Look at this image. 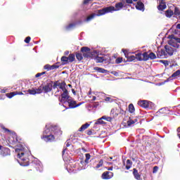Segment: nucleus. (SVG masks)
<instances>
[{
    "label": "nucleus",
    "mask_w": 180,
    "mask_h": 180,
    "mask_svg": "<svg viewBox=\"0 0 180 180\" xmlns=\"http://www.w3.org/2000/svg\"><path fill=\"white\" fill-rule=\"evenodd\" d=\"M27 92H28L30 95H36V89H28L27 91Z\"/></svg>",
    "instance_id": "nucleus-43"
},
{
    "label": "nucleus",
    "mask_w": 180,
    "mask_h": 180,
    "mask_svg": "<svg viewBox=\"0 0 180 180\" xmlns=\"http://www.w3.org/2000/svg\"><path fill=\"white\" fill-rule=\"evenodd\" d=\"M70 146H71V143H70V142H68L66 143V148H63V150L62 151L63 155H64V154L65 153V151H67V147H70Z\"/></svg>",
    "instance_id": "nucleus-46"
},
{
    "label": "nucleus",
    "mask_w": 180,
    "mask_h": 180,
    "mask_svg": "<svg viewBox=\"0 0 180 180\" xmlns=\"http://www.w3.org/2000/svg\"><path fill=\"white\" fill-rule=\"evenodd\" d=\"M65 85H67L65 82L59 84V88L63 91V93L60 94V96H59V98H62V99H65L66 96L70 94L68 93V90L67 89V88H65Z\"/></svg>",
    "instance_id": "nucleus-10"
},
{
    "label": "nucleus",
    "mask_w": 180,
    "mask_h": 180,
    "mask_svg": "<svg viewBox=\"0 0 180 180\" xmlns=\"http://www.w3.org/2000/svg\"><path fill=\"white\" fill-rule=\"evenodd\" d=\"M129 113H134L136 112V108H134V105L133 103H130L128 106Z\"/></svg>",
    "instance_id": "nucleus-27"
},
{
    "label": "nucleus",
    "mask_w": 180,
    "mask_h": 180,
    "mask_svg": "<svg viewBox=\"0 0 180 180\" xmlns=\"http://www.w3.org/2000/svg\"><path fill=\"white\" fill-rule=\"evenodd\" d=\"M72 92L74 94V95H75V90H74V89H72Z\"/></svg>",
    "instance_id": "nucleus-62"
},
{
    "label": "nucleus",
    "mask_w": 180,
    "mask_h": 180,
    "mask_svg": "<svg viewBox=\"0 0 180 180\" xmlns=\"http://www.w3.org/2000/svg\"><path fill=\"white\" fill-rule=\"evenodd\" d=\"M102 119H103V120H106L107 122H112L113 120V118H112L111 117L106 116H103Z\"/></svg>",
    "instance_id": "nucleus-41"
},
{
    "label": "nucleus",
    "mask_w": 180,
    "mask_h": 180,
    "mask_svg": "<svg viewBox=\"0 0 180 180\" xmlns=\"http://www.w3.org/2000/svg\"><path fill=\"white\" fill-rule=\"evenodd\" d=\"M132 120H134V123H137V122H139V120L137 118H135Z\"/></svg>",
    "instance_id": "nucleus-57"
},
{
    "label": "nucleus",
    "mask_w": 180,
    "mask_h": 180,
    "mask_svg": "<svg viewBox=\"0 0 180 180\" xmlns=\"http://www.w3.org/2000/svg\"><path fill=\"white\" fill-rule=\"evenodd\" d=\"M44 70H46L47 71L51 70V65L46 64L44 66Z\"/></svg>",
    "instance_id": "nucleus-42"
},
{
    "label": "nucleus",
    "mask_w": 180,
    "mask_h": 180,
    "mask_svg": "<svg viewBox=\"0 0 180 180\" xmlns=\"http://www.w3.org/2000/svg\"><path fill=\"white\" fill-rule=\"evenodd\" d=\"M176 29H179L180 30V24H177Z\"/></svg>",
    "instance_id": "nucleus-61"
},
{
    "label": "nucleus",
    "mask_w": 180,
    "mask_h": 180,
    "mask_svg": "<svg viewBox=\"0 0 180 180\" xmlns=\"http://www.w3.org/2000/svg\"><path fill=\"white\" fill-rule=\"evenodd\" d=\"M82 151H84V153H86V149L82 148Z\"/></svg>",
    "instance_id": "nucleus-63"
},
{
    "label": "nucleus",
    "mask_w": 180,
    "mask_h": 180,
    "mask_svg": "<svg viewBox=\"0 0 180 180\" xmlns=\"http://www.w3.org/2000/svg\"><path fill=\"white\" fill-rule=\"evenodd\" d=\"M92 60H94L96 63H103L105 61V57L103 56H99L96 55V52L94 51V54L93 55V57L91 58Z\"/></svg>",
    "instance_id": "nucleus-15"
},
{
    "label": "nucleus",
    "mask_w": 180,
    "mask_h": 180,
    "mask_svg": "<svg viewBox=\"0 0 180 180\" xmlns=\"http://www.w3.org/2000/svg\"><path fill=\"white\" fill-rule=\"evenodd\" d=\"M57 86H60V81H55L53 82V85H52V88H53V89H56V88H57Z\"/></svg>",
    "instance_id": "nucleus-38"
},
{
    "label": "nucleus",
    "mask_w": 180,
    "mask_h": 180,
    "mask_svg": "<svg viewBox=\"0 0 180 180\" xmlns=\"http://www.w3.org/2000/svg\"><path fill=\"white\" fill-rule=\"evenodd\" d=\"M133 175L135 179L140 180L141 179V175L139 174V171L136 168H134L133 169Z\"/></svg>",
    "instance_id": "nucleus-21"
},
{
    "label": "nucleus",
    "mask_w": 180,
    "mask_h": 180,
    "mask_svg": "<svg viewBox=\"0 0 180 180\" xmlns=\"http://www.w3.org/2000/svg\"><path fill=\"white\" fill-rule=\"evenodd\" d=\"M39 77H41V73H37L36 75H35V78H39Z\"/></svg>",
    "instance_id": "nucleus-55"
},
{
    "label": "nucleus",
    "mask_w": 180,
    "mask_h": 180,
    "mask_svg": "<svg viewBox=\"0 0 180 180\" xmlns=\"http://www.w3.org/2000/svg\"><path fill=\"white\" fill-rule=\"evenodd\" d=\"M125 1H126V4H133V0H125Z\"/></svg>",
    "instance_id": "nucleus-53"
},
{
    "label": "nucleus",
    "mask_w": 180,
    "mask_h": 180,
    "mask_svg": "<svg viewBox=\"0 0 180 180\" xmlns=\"http://www.w3.org/2000/svg\"><path fill=\"white\" fill-rule=\"evenodd\" d=\"M103 166V160H100L98 162V164L96 165V166L94 167V169H98V168H101V167Z\"/></svg>",
    "instance_id": "nucleus-33"
},
{
    "label": "nucleus",
    "mask_w": 180,
    "mask_h": 180,
    "mask_svg": "<svg viewBox=\"0 0 180 180\" xmlns=\"http://www.w3.org/2000/svg\"><path fill=\"white\" fill-rule=\"evenodd\" d=\"M180 75V70H178L176 72H174L172 75V78H176V77H179Z\"/></svg>",
    "instance_id": "nucleus-35"
},
{
    "label": "nucleus",
    "mask_w": 180,
    "mask_h": 180,
    "mask_svg": "<svg viewBox=\"0 0 180 180\" xmlns=\"http://www.w3.org/2000/svg\"><path fill=\"white\" fill-rule=\"evenodd\" d=\"M173 15H175L176 16H179L180 15V11L178 7L174 8V12H173Z\"/></svg>",
    "instance_id": "nucleus-37"
},
{
    "label": "nucleus",
    "mask_w": 180,
    "mask_h": 180,
    "mask_svg": "<svg viewBox=\"0 0 180 180\" xmlns=\"http://www.w3.org/2000/svg\"><path fill=\"white\" fill-rule=\"evenodd\" d=\"M16 95H23V93L21 91H13L6 94V96H7V98L9 99H11V98H13V96H16Z\"/></svg>",
    "instance_id": "nucleus-19"
},
{
    "label": "nucleus",
    "mask_w": 180,
    "mask_h": 180,
    "mask_svg": "<svg viewBox=\"0 0 180 180\" xmlns=\"http://www.w3.org/2000/svg\"><path fill=\"white\" fill-rule=\"evenodd\" d=\"M76 58L78 60V61H82V60L84 58V55L81 53H77Z\"/></svg>",
    "instance_id": "nucleus-32"
},
{
    "label": "nucleus",
    "mask_w": 180,
    "mask_h": 180,
    "mask_svg": "<svg viewBox=\"0 0 180 180\" xmlns=\"http://www.w3.org/2000/svg\"><path fill=\"white\" fill-rule=\"evenodd\" d=\"M121 9H123V3L119 2L115 4V8L113 6H110L102 8V10L99 12L101 15H105V13H110V12H116L117 11H120Z\"/></svg>",
    "instance_id": "nucleus-3"
},
{
    "label": "nucleus",
    "mask_w": 180,
    "mask_h": 180,
    "mask_svg": "<svg viewBox=\"0 0 180 180\" xmlns=\"http://www.w3.org/2000/svg\"><path fill=\"white\" fill-rule=\"evenodd\" d=\"M139 56H140V57H142V53H138L134 56H126L127 58V60L129 62L131 61H135L136 60H137L138 61H140V59H139Z\"/></svg>",
    "instance_id": "nucleus-17"
},
{
    "label": "nucleus",
    "mask_w": 180,
    "mask_h": 180,
    "mask_svg": "<svg viewBox=\"0 0 180 180\" xmlns=\"http://www.w3.org/2000/svg\"><path fill=\"white\" fill-rule=\"evenodd\" d=\"M42 91L44 94H49V92H51L53 91V81L51 82L47 83L45 86L42 87Z\"/></svg>",
    "instance_id": "nucleus-13"
},
{
    "label": "nucleus",
    "mask_w": 180,
    "mask_h": 180,
    "mask_svg": "<svg viewBox=\"0 0 180 180\" xmlns=\"http://www.w3.org/2000/svg\"><path fill=\"white\" fill-rule=\"evenodd\" d=\"M152 104H153V102L148 101L147 100H142V101H138L139 106H141L144 109H150L151 108Z\"/></svg>",
    "instance_id": "nucleus-11"
},
{
    "label": "nucleus",
    "mask_w": 180,
    "mask_h": 180,
    "mask_svg": "<svg viewBox=\"0 0 180 180\" xmlns=\"http://www.w3.org/2000/svg\"><path fill=\"white\" fill-rule=\"evenodd\" d=\"M76 25V23H70L65 27V29L66 30H71V29H74V27H75Z\"/></svg>",
    "instance_id": "nucleus-31"
},
{
    "label": "nucleus",
    "mask_w": 180,
    "mask_h": 180,
    "mask_svg": "<svg viewBox=\"0 0 180 180\" xmlns=\"http://www.w3.org/2000/svg\"><path fill=\"white\" fill-rule=\"evenodd\" d=\"M85 157H86L85 162L88 163V162L89 161V160H91V154H89V153H86V154H85Z\"/></svg>",
    "instance_id": "nucleus-45"
},
{
    "label": "nucleus",
    "mask_w": 180,
    "mask_h": 180,
    "mask_svg": "<svg viewBox=\"0 0 180 180\" xmlns=\"http://www.w3.org/2000/svg\"><path fill=\"white\" fill-rule=\"evenodd\" d=\"M34 168L36 171H38V172H43V166L40 165H35Z\"/></svg>",
    "instance_id": "nucleus-30"
},
{
    "label": "nucleus",
    "mask_w": 180,
    "mask_h": 180,
    "mask_svg": "<svg viewBox=\"0 0 180 180\" xmlns=\"http://www.w3.org/2000/svg\"><path fill=\"white\" fill-rule=\"evenodd\" d=\"M133 165V162H131V160H127V165H126V169H130V168H131V166Z\"/></svg>",
    "instance_id": "nucleus-29"
},
{
    "label": "nucleus",
    "mask_w": 180,
    "mask_h": 180,
    "mask_svg": "<svg viewBox=\"0 0 180 180\" xmlns=\"http://www.w3.org/2000/svg\"><path fill=\"white\" fill-rule=\"evenodd\" d=\"M158 172V166H155L154 167H153V174H155V173H157Z\"/></svg>",
    "instance_id": "nucleus-50"
},
{
    "label": "nucleus",
    "mask_w": 180,
    "mask_h": 180,
    "mask_svg": "<svg viewBox=\"0 0 180 180\" xmlns=\"http://www.w3.org/2000/svg\"><path fill=\"white\" fill-rule=\"evenodd\" d=\"M60 61L63 65L69 64V63H74V61H75V54L70 53L69 54L68 57L62 56L60 58Z\"/></svg>",
    "instance_id": "nucleus-7"
},
{
    "label": "nucleus",
    "mask_w": 180,
    "mask_h": 180,
    "mask_svg": "<svg viewBox=\"0 0 180 180\" xmlns=\"http://www.w3.org/2000/svg\"><path fill=\"white\" fill-rule=\"evenodd\" d=\"M122 62H123V58H117L115 60V63L116 64H120V63H122Z\"/></svg>",
    "instance_id": "nucleus-47"
},
{
    "label": "nucleus",
    "mask_w": 180,
    "mask_h": 180,
    "mask_svg": "<svg viewBox=\"0 0 180 180\" xmlns=\"http://www.w3.org/2000/svg\"><path fill=\"white\" fill-rule=\"evenodd\" d=\"M18 158L21 160V164L23 167H27L29 165V159L25 158V153L21 152L18 154Z\"/></svg>",
    "instance_id": "nucleus-12"
},
{
    "label": "nucleus",
    "mask_w": 180,
    "mask_h": 180,
    "mask_svg": "<svg viewBox=\"0 0 180 180\" xmlns=\"http://www.w3.org/2000/svg\"><path fill=\"white\" fill-rule=\"evenodd\" d=\"M136 8L138 9V11H144V4L141 1H138L136 3Z\"/></svg>",
    "instance_id": "nucleus-22"
},
{
    "label": "nucleus",
    "mask_w": 180,
    "mask_h": 180,
    "mask_svg": "<svg viewBox=\"0 0 180 180\" xmlns=\"http://www.w3.org/2000/svg\"><path fill=\"white\" fill-rule=\"evenodd\" d=\"M1 129H3L4 133H7V134H10L11 136H13V143H18V134H16V132L14 131H11L9 129L5 127L4 125L0 126Z\"/></svg>",
    "instance_id": "nucleus-8"
},
{
    "label": "nucleus",
    "mask_w": 180,
    "mask_h": 180,
    "mask_svg": "<svg viewBox=\"0 0 180 180\" xmlns=\"http://www.w3.org/2000/svg\"><path fill=\"white\" fill-rule=\"evenodd\" d=\"M95 124H105V122L103 118H99L96 122Z\"/></svg>",
    "instance_id": "nucleus-36"
},
{
    "label": "nucleus",
    "mask_w": 180,
    "mask_h": 180,
    "mask_svg": "<svg viewBox=\"0 0 180 180\" xmlns=\"http://www.w3.org/2000/svg\"><path fill=\"white\" fill-rule=\"evenodd\" d=\"M88 95H92V91H91V89H90L89 93H88Z\"/></svg>",
    "instance_id": "nucleus-60"
},
{
    "label": "nucleus",
    "mask_w": 180,
    "mask_h": 180,
    "mask_svg": "<svg viewBox=\"0 0 180 180\" xmlns=\"http://www.w3.org/2000/svg\"><path fill=\"white\" fill-rule=\"evenodd\" d=\"M90 124L88 123H86L83 125H82V127L79 129L78 131H85V130H86V129H88V127H89Z\"/></svg>",
    "instance_id": "nucleus-25"
},
{
    "label": "nucleus",
    "mask_w": 180,
    "mask_h": 180,
    "mask_svg": "<svg viewBox=\"0 0 180 180\" xmlns=\"http://www.w3.org/2000/svg\"><path fill=\"white\" fill-rule=\"evenodd\" d=\"M94 70L95 71H97L98 72H101V74H105V72H107L108 70L102 68H99V67H95L94 68Z\"/></svg>",
    "instance_id": "nucleus-26"
},
{
    "label": "nucleus",
    "mask_w": 180,
    "mask_h": 180,
    "mask_svg": "<svg viewBox=\"0 0 180 180\" xmlns=\"http://www.w3.org/2000/svg\"><path fill=\"white\" fill-rule=\"evenodd\" d=\"M41 75H44V74H46V72H41Z\"/></svg>",
    "instance_id": "nucleus-64"
},
{
    "label": "nucleus",
    "mask_w": 180,
    "mask_h": 180,
    "mask_svg": "<svg viewBox=\"0 0 180 180\" xmlns=\"http://www.w3.org/2000/svg\"><path fill=\"white\" fill-rule=\"evenodd\" d=\"M110 97H106L105 98V101H106V102H110Z\"/></svg>",
    "instance_id": "nucleus-56"
},
{
    "label": "nucleus",
    "mask_w": 180,
    "mask_h": 180,
    "mask_svg": "<svg viewBox=\"0 0 180 180\" xmlns=\"http://www.w3.org/2000/svg\"><path fill=\"white\" fill-rule=\"evenodd\" d=\"M36 94H41L43 91V89L41 88H38L37 89H35Z\"/></svg>",
    "instance_id": "nucleus-49"
},
{
    "label": "nucleus",
    "mask_w": 180,
    "mask_h": 180,
    "mask_svg": "<svg viewBox=\"0 0 180 180\" xmlns=\"http://www.w3.org/2000/svg\"><path fill=\"white\" fill-rule=\"evenodd\" d=\"M80 51L83 54L84 58H92L95 53V51L91 52V49L87 46L82 47Z\"/></svg>",
    "instance_id": "nucleus-6"
},
{
    "label": "nucleus",
    "mask_w": 180,
    "mask_h": 180,
    "mask_svg": "<svg viewBox=\"0 0 180 180\" xmlns=\"http://www.w3.org/2000/svg\"><path fill=\"white\" fill-rule=\"evenodd\" d=\"M138 58L139 61H148V60H155V58H157V56H155V53L153 52L149 54L147 52H144L142 53V57H140V55H138Z\"/></svg>",
    "instance_id": "nucleus-5"
},
{
    "label": "nucleus",
    "mask_w": 180,
    "mask_h": 180,
    "mask_svg": "<svg viewBox=\"0 0 180 180\" xmlns=\"http://www.w3.org/2000/svg\"><path fill=\"white\" fill-rule=\"evenodd\" d=\"M164 56H167V53H165V51L164 49H161L160 51H158L157 53L158 58H161L162 57H164Z\"/></svg>",
    "instance_id": "nucleus-23"
},
{
    "label": "nucleus",
    "mask_w": 180,
    "mask_h": 180,
    "mask_svg": "<svg viewBox=\"0 0 180 180\" xmlns=\"http://www.w3.org/2000/svg\"><path fill=\"white\" fill-rule=\"evenodd\" d=\"M127 126L130 127V126H132V124H134V121L131 118V117H129V120L127 122Z\"/></svg>",
    "instance_id": "nucleus-34"
},
{
    "label": "nucleus",
    "mask_w": 180,
    "mask_h": 180,
    "mask_svg": "<svg viewBox=\"0 0 180 180\" xmlns=\"http://www.w3.org/2000/svg\"><path fill=\"white\" fill-rule=\"evenodd\" d=\"M7 89H3L0 91L1 94H6Z\"/></svg>",
    "instance_id": "nucleus-54"
},
{
    "label": "nucleus",
    "mask_w": 180,
    "mask_h": 180,
    "mask_svg": "<svg viewBox=\"0 0 180 180\" xmlns=\"http://www.w3.org/2000/svg\"><path fill=\"white\" fill-rule=\"evenodd\" d=\"M100 11H102V9L97 10L96 11V13H92L90 15H89L86 19V22H91L92 19H95L96 16H102L105 15V14H101V12H99Z\"/></svg>",
    "instance_id": "nucleus-14"
},
{
    "label": "nucleus",
    "mask_w": 180,
    "mask_h": 180,
    "mask_svg": "<svg viewBox=\"0 0 180 180\" xmlns=\"http://www.w3.org/2000/svg\"><path fill=\"white\" fill-rule=\"evenodd\" d=\"M168 39H170L168 41V44H169V46H172V47H174V49H179L180 38L175 37V35L174 34H171L168 36Z\"/></svg>",
    "instance_id": "nucleus-4"
},
{
    "label": "nucleus",
    "mask_w": 180,
    "mask_h": 180,
    "mask_svg": "<svg viewBox=\"0 0 180 180\" xmlns=\"http://www.w3.org/2000/svg\"><path fill=\"white\" fill-rule=\"evenodd\" d=\"M158 11H164L167 9V4H159L158 6Z\"/></svg>",
    "instance_id": "nucleus-28"
},
{
    "label": "nucleus",
    "mask_w": 180,
    "mask_h": 180,
    "mask_svg": "<svg viewBox=\"0 0 180 180\" xmlns=\"http://www.w3.org/2000/svg\"><path fill=\"white\" fill-rule=\"evenodd\" d=\"M110 113L112 115V117H117L119 115H126V111L124 110L122 108H115L111 110Z\"/></svg>",
    "instance_id": "nucleus-9"
},
{
    "label": "nucleus",
    "mask_w": 180,
    "mask_h": 180,
    "mask_svg": "<svg viewBox=\"0 0 180 180\" xmlns=\"http://www.w3.org/2000/svg\"><path fill=\"white\" fill-rule=\"evenodd\" d=\"M165 15L166 18H172L174 15V11L171 9H168L165 11Z\"/></svg>",
    "instance_id": "nucleus-24"
},
{
    "label": "nucleus",
    "mask_w": 180,
    "mask_h": 180,
    "mask_svg": "<svg viewBox=\"0 0 180 180\" xmlns=\"http://www.w3.org/2000/svg\"><path fill=\"white\" fill-rule=\"evenodd\" d=\"M92 1H94V0H84L83 1V4H84V5H88V4H89V2H92Z\"/></svg>",
    "instance_id": "nucleus-52"
},
{
    "label": "nucleus",
    "mask_w": 180,
    "mask_h": 180,
    "mask_svg": "<svg viewBox=\"0 0 180 180\" xmlns=\"http://www.w3.org/2000/svg\"><path fill=\"white\" fill-rule=\"evenodd\" d=\"M11 154V149L8 148H4L1 151V155L2 157H8Z\"/></svg>",
    "instance_id": "nucleus-20"
},
{
    "label": "nucleus",
    "mask_w": 180,
    "mask_h": 180,
    "mask_svg": "<svg viewBox=\"0 0 180 180\" xmlns=\"http://www.w3.org/2000/svg\"><path fill=\"white\" fill-rule=\"evenodd\" d=\"M94 133H95V130L89 129L86 131V134H87V136H92L94 135Z\"/></svg>",
    "instance_id": "nucleus-39"
},
{
    "label": "nucleus",
    "mask_w": 180,
    "mask_h": 180,
    "mask_svg": "<svg viewBox=\"0 0 180 180\" xmlns=\"http://www.w3.org/2000/svg\"><path fill=\"white\" fill-rule=\"evenodd\" d=\"M108 171H113V167H108Z\"/></svg>",
    "instance_id": "nucleus-58"
},
{
    "label": "nucleus",
    "mask_w": 180,
    "mask_h": 180,
    "mask_svg": "<svg viewBox=\"0 0 180 180\" xmlns=\"http://www.w3.org/2000/svg\"><path fill=\"white\" fill-rule=\"evenodd\" d=\"M30 40H32V38L30 37H27L25 39V43L29 44V43H30Z\"/></svg>",
    "instance_id": "nucleus-48"
},
{
    "label": "nucleus",
    "mask_w": 180,
    "mask_h": 180,
    "mask_svg": "<svg viewBox=\"0 0 180 180\" xmlns=\"http://www.w3.org/2000/svg\"><path fill=\"white\" fill-rule=\"evenodd\" d=\"M165 0H160V3L159 4H165V1H164Z\"/></svg>",
    "instance_id": "nucleus-59"
},
{
    "label": "nucleus",
    "mask_w": 180,
    "mask_h": 180,
    "mask_svg": "<svg viewBox=\"0 0 180 180\" xmlns=\"http://www.w3.org/2000/svg\"><path fill=\"white\" fill-rule=\"evenodd\" d=\"M58 101L60 102V103H63V105L65 103H68V106L70 109H75V108H78V106H81L82 105V103H79L77 104V101H74L72 99V97L70 96V94H68L65 98H63L61 97H58Z\"/></svg>",
    "instance_id": "nucleus-2"
},
{
    "label": "nucleus",
    "mask_w": 180,
    "mask_h": 180,
    "mask_svg": "<svg viewBox=\"0 0 180 180\" xmlns=\"http://www.w3.org/2000/svg\"><path fill=\"white\" fill-rule=\"evenodd\" d=\"M50 131H53L56 134L57 133H61V129H60V127L57 124H47L41 136V140H44L46 143H53V141H56V136Z\"/></svg>",
    "instance_id": "nucleus-1"
},
{
    "label": "nucleus",
    "mask_w": 180,
    "mask_h": 180,
    "mask_svg": "<svg viewBox=\"0 0 180 180\" xmlns=\"http://www.w3.org/2000/svg\"><path fill=\"white\" fill-rule=\"evenodd\" d=\"M102 179H110L113 178V172H104L101 176Z\"/></svg>",
    "instance_id": "nucleus-18"
},
{
    "label": "nucleus",
    "mask_w": 180,
    "mask_h": 180,
    "mask_svg": "<svg viewBox=\"0 0 180 180\" xmlns=\"http://www.w3.org/2000/svg\"><path fill=\"white\" fill-rule=\"evenodd\" d=\"M159 63L164 64V65H165V67H167V65H169V61H168V60H160L159 61Z\"/></svg>",
    "instance_id": "nucleus-40"
},
{
    "label": "nucleus",
    "mask_w": 180,
    "mask_h": 180,
    "mask_svg": "<svg viewBox=\"0 0 180 180\" xmlns=\"http://www.w3.org/2000/svg\"><path fill=\"white\" fill-rule=\"evenodd\" d=\"M58 68H60V65H57V63L51 65V70H57Z\"/></svg>",
    "instance_id": "nucleus-44"
},
{
    "label": "nucleus",
    "mask_w": 180,
    "mask_h": 180,
    "mask_svg": "<svg viewBox=\"0 0 180 180\" xmlns=\"http://www.w3.org/2000/svg\"><path fill=\"white\" fill-rule=\"evenodd\" d=\"M165 50L169 56H174V53L176 51V49H174L168 45L165 46Z\"/></svg>",
    "instance_id": "nucleus-16"
},
{
    "label": "nucleus",
    "mask_w": 180,
    "mask_h": 180,
    "mask_svg": "<svg viewBox=\"0 0 180 180\" xmlns=\"http://www.w3.org/2000/svg\"><path fill=\"white\" fill-rule=\"evenodd\" d=\"M165 112V108H161L158 110V113H161L162 115H164V113Z\"/></svg>",
    "instance_id": "nucleus-51"
}]
</instances>
